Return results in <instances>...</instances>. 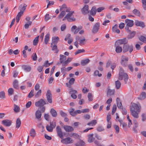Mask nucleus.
<instances>
[{
	"instance_id": "24",
	"label": "nucleus",
	"mask_w": 146,
	"mask_h": 146,
	"mask_svg": "<svg viewBox=\"0 0 146 146\" xmlns=\"http://www.w3.org/2000/svg\"><path fill=\"white\" fill-rule=\"evenodd\" d=\"M97 11L96 7L95 6H93L90 11V13L92 15L94 16L96 15Z\"/></svg>"
},
{
	"instance_id": "45",
	"label": "nucleus",
	"mask_w": 146,
	"mask_h": 146,
	"mask_svg": "<svg viewBox=\"0 0 146 146\" xmlns=\"http://www.w3.org/2000/svg\"><path fill=\"white\" fill-rule=\"evenodd\" d=\"M97 123V121L96 120H92L90 122L88 123L87 125H88L93 126L95 125Z\"/></svg>"
},
{
	"instance_id": "20",
	"label": "nucleus",
	"mask_w": 146,
	"mask_h": 146,
	"mask_svg": "<svg viewBox=\"0 0 146 146\" xmlns=\"http://www.w3.org/2000/svg\"><path fill=\"white\" fill-rule=\"evenodd\" d=\"M51 47L52 48V50L54 51V53H57L58 51V50L56 44H53V43H51Z\"/></svg>"
},
{
	"instance_id": "14",
	"label": "nucleus",
	"mask_w": 146,
	"mask_h": 146,
	"mask_svg": "<svg viewBox=\"0 0 146 146\" xmlns=\"http://www.w3.org/2000/svg\"><path fill=\"white\" fill-rule=\"evenodd\" d=\"M2 123L4 125L8 127L9 126L11 125L12 121L8 119H5L3 120L2 121Z\"/></svg>"
},
{
	"instance_id": "1",
	"label": "nucleus",
	"mask_w": 146,
	"mask_h": 146,
	"mask_svg": "<svg viewBox=\"0 0 146 146\" xmlns=\"http://www.w3.org/2000/svg\"><path fill=\"white\" fill-rule=\"evenodd\" d=\"M56 129L58 136L62 139L61 142L65 144H70L74 143V140L69 137L64 138L63 132L59 126H57Z\"/></svg>"
},
{
	"instance_id": "27",
	"label": "nucleus",
	"mask_w": 146,
	"mask_h": 146,
	"mask_svg": "<svg viewBox=\"0 0 146 146\" xmlns=\"http://www.w3.org/2000/svg\"><path fill=\"white\" fill-rule=\"evenodd\" d=\"M93 134H89L88 136V141L90 143L92 142L95 138L93 137Z\"/></svg>"
},
{
	"instance_id": "15",
	"label": "nucleus",
	"mask_w": 146,
	"mask_h": 146,
	"mask_svg": "<svg viewBox=\"0 0 146 146\" xmlns=\"http://www.w3.org/2000/svg\"><path fill=\"white\" fill-rule=\"evenodd\" d=\"M129 60V58L125 56L122 55L121 56V65H125L126 64L123 63V62L128 61Z\"/></svg>"
},
{
	"instance_id": "54",
	"label": "nucleus",
	"mask_w": 146,
	"mask_h": 146,
	"mask_svg": "<svg viewBox=\"0 0 146 146\" xmlns=\"http://www.w3.org/2000/svg\"><path fill=\"white\" fill-rule=\"evenodd\" d=\"M139 40L144 42H146V38L143 36H141L139 37Z\"/></svg>"
},
{
	"instance_id": "51",
	"label": "nucleus",
	"mask_w": 146,
	"mask_h": 146,
	"mask_svg": "<svg viewBox=\"0 0 146 146\" xmlns=\"http://www.w3.org/2000/svg\"><path fill=\"white\" fill-rule=\"evenodd\" d=\"M102 75L101 74L99 73V72L98 70H96L94 73V76H98L99 77H101Z\"/></svg>"
},
{
	"instance_id": "33",
	"label": "nucleus",
	"mask_w": 146,
	"mask_h": 146,
	"mask_svg": "<svg viewBox=\"0 0 146 146\" xmlns=\"http://www.w3.org/2000/svg\"><path fill=\"white\" fill-rule=\"evenodd\" d=\"M115 46H116L115 48V51L117 53H119L121 52L122 50L121 47L119 46H116V45H115Z\"/></svg>"
},
{
	"instance_id": "17",
	"label": "nucleus",
	"mask_w": 146,
	"mask_h": 146,
	"mask_svg": "<svg viewBox=\"0 0 146 146\" xmlns=\"http://www.w3.org/2000/svg\"><path fill=\"white\" fill-rule=\"evenodd\" d=\"M125 22L127 23L126 25L129 26L130 27H132L134 24V22L133 21L128 19H126L125 20Z\"/></svg>"
},
{
	"instance_id": "7",
	"label": "nucleus",
	"mask_w": 146,
	"mask_h": 146,
	"mask_svg": "<svg viewBox=\"0 0 146 146\" xmlns=\"http://www.w3.org/2000/svg\"><path fill=\"white\" fill-rule=\"evenodd\" d=\"M46 96L48 102L50 103H52V96L50 90H48L47 91Z\"/></svg>"
},
{
	"instance_id": "35",
	"label": "nucleus",
	"mask_w": 146,
	"mask_h": 146,
	"mask_svg": "<svg viewBox=\"0 0 146 146\" xmlns=\"http://www.w3.org/2000/svg\"><path fill=\"white\" fill-rule=\"evenodd\" d=\"M90 61V60L88 59L83 60L81 61V64L82 66H85L87 64L89 63Z\"/></svg>"
},
{
	"instance_id": "47",
	"label": "nucleus",
	"mask_w": 146,
	"mask_h": 146,
	"mask_svg": "<svg viewBox=\"0 0 146 146\" xmlns=\"http://www.w3.org/2000/svg\"><path fill=\"white\" fill-rule=\"evenodd\" d=\"M14 110L15 112L16 113L19 112L20 110L19 107L15 104L14 105Z\"/></svg>"
},
{
	"instance_id": "44",
	"label": "nucleus",
	"mask_w": 146,
	"mask_h": 146,
	"mask_svg": "<svg viewBox=\"0 0 146 146\" xmlns=\"http://www.w3.org/2000/svg\"><path fill=\"white\" fill-rule=\"evenodd\" d=\"M21 124V121L19 118L17 119L16 121V128H18L20 126Z\"/></svg>"
},
{
	"instance_id": "57",
	"label": "nucleus",
	"mask_w": 146,
	"mask_h": 146,
	"mask_svg": "<svg viewBox=\"0 0 146 146\" xmlns=\"http://www.w3.org/2000/svg\"><path fill=\"white\" fill-rule=\"evenodd\" d=\"M88 98L89 101H92L93 100V97L92 94L90 93L88 94Z\"/></svg>"
},
{
	"instance_id": "26",
	"label": "nucleus",
	"mask_w": 146,
	"mask_h": 146,
	"mask_svg": "<svg viewBox=\"0 0 146 146\" xmlns=\"http://www.w3.org/2000/svg\"><path fill=\"white\" fill-rule=\"evenodd\" d=\"M71 30L72 32L74 33V34L77 33L79 31L77 29V27L76 25L73 26Z\"/></svg>"
},
{
	"instance_id": "11",
	"label": "nucleus",
	"mask_w": 146,
	"mask_h": 146,
	"mask_svg": "<svg viewBox=\"0 0 146 146\" xmlns=\"http://www.w3.org/2000/svg\"><path fill=\"white\" fill-rule=\"evenodd\" d=\"M128 42V40L125 38L123 39L119 40L116 42L115 43V45H116V44H123L124 45L127 44V43Z\"/></svg>"
},
{
	"instance_id": "36",
	"label": "nucleus",
	"mask_w": 146,
	"mask_h": 146,
	"mask_svg": "<svg viewBox=\"0 0 146 146\" xmlns=\"http://www.w3.org/2000/svg\"><path fill=\"white\" fill-rule=\"evenodd\" d=\"M71 137H73V138L77 139H79L80 138V136L77 133H72Z\"/></svg>"
},
{
	"instance_id": "58",
	"label": "nucleus",
	"mask_w": 146,
	"mask_h": 146,
	"mask_svg": "<svg viewBox=\"0 0 146 146\" xmlns=\"http://www.w3.org/2000/svg\"><path fill=\"white\" fill-rule=\"evenodd\" d=\"M14 92V90L12 88H9L8 90V92L10 95H12L13 94Z\"/></svg>"
},
{
	"instance_id": "46",
	"label": "nucleus",
	"mask_w": 146,
	"mask_h": 146,
	"mask_svg": "<svg viewBox=\"0 0 146 146\" xmlns=\"http://www.w3.org/2000/svg\"><path fill=\"white\" fill-rule=\"evenodd\" d=\"M39 37V36H38L36 37L35 39L33 40V45H36L38 42V38Z\"/></svg>"
},
{
	"instance_id": "37",
	"label": "nucleus",
	"mask_w": 146,
	"mask_h": 146,
	"mask_svg": "<svg viewBox=\"0 0 146 146\" xmlns=\"http://www.w3.org/2000/svg\"><path fill=\"white\" fill-rule=\"evenodd\" d=\"M133 13L135 15L138 16H140L141 14L140 11L136 9H135L133 11Z\"/></svg>"
},
{
	"instance_id": "23",
	"label": "nucleus",
	"mask_w": 146,
	"mask_h": 146,
	"mask_svg": "<svg viewBox=\"0 0 146 146\" xmlns=\"http://www.w3.org/2000/svg\"><path fill=\"white\" fill-rule=\"evenodd\" d=\"M22 68L24 70L27 72L30 71L31 70V67L29 66L24 65L22 66Z\"/></svg>"
},
{
	"instance_id": "39",
	"label": "nucleus",
	"mask_w": 146,
	"mask_h": 146,
	"mask_svg": "<svg viewBox=\"0 0 146 146\" xmlns=\"http://www.w3.org/2000/svg\"><path fill=\"white\" fill-rule=\"evenodd\" d=\"M129 35L128 36V39H131L133 38L135 36L136 34V32L135 31H133L132 32L131 31V32L129 33Z\"/></svg>"
},
{
	"instance_id": "60",
	"label": "nucleus",
	"mask_w": 146,
	"mask_h": 146,
	"mask_svg": "<svg viewBox=\"0 0 146 146\" xmlns=\"http://www.w3.org/2000/svg\"><path fill=\"white\" fill-rule=\"evenodd\" d=\"M66 68L65 67H62L61 68V72L63 74H64L63 75V76H64L65 74L66 71Z\"/></svg>"
},
{
	"instance_id": "62",
	"label": "nucleus",
	"mask_w": 146,
	"mask_h": 146,
	"mask_svg": "<svg viewBox=\"0 0 146 146\" xmlns=\"http://www.w3.org/2000/svg\"><path fill=\"white\" fill-rule=\"evenodd\" d=\"M66 5L64 4H63L62 6L61 7L60 9V11H62V10H64H64L65 11L66 10Z\"/></svg>"
},
{
	"instance_id": "2",
	"label": "nucleus",
	"mask_w": 146,
	"mask_h": 146,
	"mask_svg": "<svg viewBox=\"0 0 146 146\" xmlns=\"http://www.w3.org/2000/svg\"><path fill=\"white\" fill-rule=\"evenodd\" d=\"M67 14L64 17L63 20L64 21L67 19L69 22L74 21H76V19L74 17L73 14L74 13V11H71L68 12Z\"/></svg>"
},
{
	"instance_id": "59",
	"label": "nucleus",
	"mask_w": 146,
	"mask_h": 146,
	"mask_svg": "<svg viewBox=\"0 0 146 146\" xmlns=\"http://www.w3.org/2000/svg\"><path fill=\"white\" fill-rule=\"evenodd\" d=\"M50 126L52 127V128H54L56 125V123L55 122H50Z\"/></svg>"
},
{
	"instance_id": "50",
	"label": "nucleus",
	"mask_w": 146,
	"mask_h": 146,
	"mask_svg": "<svg viewBox=\"0 0 146 146\" xmlns=\"http://www.w3.org/2000/svg\"><path fill=\"white\" fill-rule=\"evenodd\" d=\"M127 119L129 121L128 126V127H130L131 125H132V124L131 120L130 119L129 116V115H127Z\"/></svg>"
},
{
	"instance_id": "49",
	"label": "nucleus",
	"mask_w": 146,
	"mask_h": 146,
	"mask_svg": "<svg viewBox=\"0 0 146 146\" xmlns=\"http://www.w3.org/2000/svg\"><path fill=\"white\" fill-rule=\"evenodd\" d=\"M46 128L47 130L49 132H52L53 131V129L49 125H47Z\"/></svg>"
},
{
	"instance_id": "8",
	"label": "nucleus",
	"mask_w": 146,
	"mask_h": 146,
	"mask_svg": "<svg viewBox=\"0 0 146 146\" xmlns=\"http://www.w3.org/2000/svg\"><path fill=\"white\" fill-rule=\"evenodd\" d=\"M123 78H124L125 83H126L128 79V76L127 73H124L122 74L120 77V74H119L118 78L119 80H121Z\"/></svg>"
},
{
	"instance_id": "29",
	"label": "nucleus",
	"mask_w": 146,
	"mask_h": 146,
	"mask_svg": "<svg viewBox=\"0 0 146 146\" xmlns=\"http://www.w3.org/2000/svg\"><path fill=\"white\" fill-rule=\"evenodd\" d=\"M23 12L20 11L18 14L16 18V21L17 23H18L19 22L21 17L23 14Z\"/></svg>"
},
{
	"instance_id": "61",
	"label": "nucleus",
	"mask_w": 146,
	"mask_h": 146,
	"mask_svg": "<svg viewBox=\"0 0 146 146\" xmlns=\"http://www.w3.org/2000/svg\"><path fill=\"white\" fill-rule=\"evenodd\" d=\"M60 114L62 117H65L67 116V114L62 111H60Z\"/></svg>"
},
{
	"instance_id": "32",
	"label": "nucleus",
	"mask_w": 146,
	"mask_h": 146,
	"mask_svg": "<svg viewBox=\"0 0 146 146\" xmlns=\"http://www.w3.org/2000/svg\"><path fill=\"white\" fill-rule=\"evenodd\" d=\"M115 84L116 88L117 89H119L121 86V83L120 82L117 80L115 82Z\"/></svg>"
},
{
	"instance_id": "25",
	"label": "nucleus",
	"mask_w": 146,
	"mask_h": 146,
	"mask_svg": "<svg viewBox=\"0 0 146 146\" xmlns=\"http://www.w3.org/2000/svg\"><path fill=\"white\" fill-rule=\"evenodd\" d=\"M131 113L134 117L137 118L139 117V115L138 114V112H137V111H130Z\"/></svg>"
},
{
	"instance_id": "10",
	"label": "nucleus",
	"mask_w": 146,
	"mask_h": 146,
	"mask_svg": "<svg viewBox=\"0 0 146 146\" xmlns=\"http://www.w3.org/2000/svg\"><path fill=\"white\" fill-rule=\"evenodd\" d=\"M135 25L137 27H139L142 28H144L145 27V23L138 20H135Z\"/></svg>"
},
{
	"instance_id": "22",
	"label": "nucleus",
	"mask_w": 146,
	"mask_h": 146,
	"mask_svg": "<svg viewBox=\"0 0 146 146\" xmlns=\"http://www.w3.org/2000/svg\"><path fill=\"white\" fill-rule=\"evenodd\" d=\"M116 101L118 108L120 109H122L123 107L121 103V102L120 99L119 98H117Z\"/></svg>"
},
{
	"instance_id": "3",
	"label": "nucleus",
	"mask_w": 146,
	"mask_h": 146,
	"mask_svg": "<svg viewBox=\"0 0 146 146\" xmlns=\"http://www.w3.org/2000/svg\"><path fill=\"white\" fill-rule=\"evenodd\" d=\"M123 52H125L128 51L131 53L133 50L134 47L132 45H129L128 44L123 45Z\"/></svg>"
},
{
	"instance_id": "64",
	"label": "nucleus",
	"mask_w": 146,
	"mask_h": 146,
	"mask_svg": "<svg viewBox=\"0 0 146 146\" xmlns=\"http://www.w3.org/2000/svg\"><path fill=\"white\" fill-rule=\"evenodd\" d=\"M141 1L143 7L145 9H146V0H141Z\"/></svg>"
},
{
	"instance_id": "52",
	"label": "nucleus",
	"mask_w": 146,
	"mask_h": 146,
	"mask_svg": "<svg viewBox=\"0 0 146 146\" xmlns=\"http://www.w3.org/2000/svg\"><path fill=\"white\" fill-rule=\"evenodd\" d=\"M85 51V50L84 49H78L76 52H75V55H77L79 53L84 52Z\"/></svg>"
},
{
	"instance_id": "4",
	"label": "nucleus",
	"mask_w": 146,
	"mask_h": 146,
	"mask_svg": "<svg viewBox=\"0 0 146 146\" xmlns=\"http://www.w3.org/2000/svg\"><path fill=\"white\" fill-rule=\"evenodd\" d=\"M76 41H79V44L80 46L84 45L86 41L85 38L83 36H77L76 37Z\"/></svg>"
},
{
	"instance_id": "9",
	"label": "nucleus",
	"mask_w": 146,
	"mask_h": 146,
	"mask_svg": "<svg viewBox=\"0 0 146 146\" xmlns=\"http://www.w3.org/2000/svg\"><path fill=\"white\" fill-rule=\"evenodd\" d=\"M100 27V24L99 23H97L93 26L92 31V32L94 33H96L99 31Z\"/></svg>"
},
{
	"instance_id": "42",
	"label": "nucleus",
	"mask_w": 146,
	"mask_h": 146,
	"mask_svg": "<svg viewBox=\"0 0 146 146\" xmlns=\"http://www.w3.org/2000/svg\"><path fill=\"white\" fill-rule=\"evenodd\" d=\"M50 35L49 33H47L45 36L44 40V42L46 44H48L49 39Z\"/></svg>"
},
{
	"instance_id": "18",
	"label": "nucleus",
	"mask_w": 146,
	"mask_h": 146,
	"mask_svg": "<svg viewBox=\"0 0 146 146\" xmlns=\"http://www.w3.org/2000/svg\"><path fill=\"white\" fill-rule=\"evenodd\" d=\"M85 143L82 140H79L75 143L76 146H85Z\"/></svg>"
},
{
	"instance_id": "19",
	"label": "nucleus",
	"mask_w": 146,
	"mask_h": 146,
	"mask_svg": "<svg viewBox=\"0 0 146 146\" xmlns=\"http://www.w3.org/2000/svg\"><path fill=\"white\" fill-rule=\"evenodd\" d=\"M69 11H70V10L68 9H66L65 11L64 10V9L62 11V12L60 13L58 17L60 18H62L66 14V12H68Z\"/></svg>"
},
{
	"instance_id": "43",
	"label": "nucleus",
	"mask_w": 146,
	"mask_h": 146,
	"mask_svg": "<svg viewBox=\"0 0 146 146\" xmlns=\"http://www.w3.org/2000/svg\"><path fill=\"white\" fill-rule=\"evenodd\" d=\"M27 5L26 4H24L23 5V7H22V6L21 5H20L19 7V8H21V9L20 10V11L23 12V13L24 12V11H25L26 9V7H27Z\"/></svg>"
},
{
	"instance_id": "13",
	"label": "nucleus",
	"mask_w": 146,
	"mask_h": 146,
	"mask_svg": "<svg viewBox=\"0 0 146 146\" xmlns=\"http://www.w3.org/2000/svg\"><path fill=\"white\" fill-rule=\"evenodd\" d=\"M63 127L66 132H72L74 130L73 128L72 127L69 125H64L63 126Z\"/></svg>"
},
{
	"instance_id": "31",
	"label": "nucleus",
	"mask_w": 146,
	"mask_h": 146,
	"mask_svg": "<svg viewBox=\"0 0 146 146\" xmlns=\"http://www.w3.org/2000/svg\"><path fill=\"white\" fill-rule=\"evenodd\" d=\"M146 93L145 92H143L140 94L138 98L141 100H144L146 98Z\"/></svg>"
},
{
	"instance_id": "56",
	"label": "nucleus",
	"mask_w": 146,
	"mask_h": 146,
	"mask_svg": "<svg viewBox=\"0 0 146 146\" xmlns=\"http://www.w3.org/2000/svg\"><path fill=\"white\" fill-rule=\"evenodd\" d=\"M114 127L116 133L118 134L119 132V126L117 125H114Z\"/></svg>"
},
{
	"instance_id": "16",
	"label": "nucleus",
	"mask_w": 146,
	"mask_h": 146,
	"mask_svg": "<svg viewBox=\"0 0 146 146\" xmlns=\"http://www.w3.org/2000/svg\"><path fill=\"white\" fill-rule=\"evenodd\" d=\"M115 91L114 89L111 90L110 89L109 87H108L107 88V96H111L113 95L114 94Z\"/></svg>"
},
{
	"instance_id": "38",
	"label": "nucleus",
	"mask_w": 146,
	"mask_h": 146,
	"mask_svg": "<svg viewBox=\"0 0 146 146\" xmlns=\"http://www.w3.org/2000/svg\"><path fill=\"white\" fill-rule=\"evenodd\" d=\"M13 87L16 89H18V81L17 80H15L13 82Z\"/></svg>"
},
{
	"instance_id": "41",
	"label": "nucleus",
	"mask_w": 146,
	"mask_h": 146,
	"mask_svg": "<svg viewBox=\"0 0 146 146\" xmlns=\"http://www.w3.org/2000/svg\"><path fill=\"white\" fill-rule=\"evenodd\" d=\"M36 134V133L35 129H32L30 133V136L33 137H34L35 136Z\"/></svg>"
},
{
	"instance_id": "12",
	"label": "nucleus",
	"mask_w": 146,
	"mask_h": 146,
	"mask_svg": "<svg viewBox=\"0 0 146 146\" xmlns=\"http://www.w3.org/2000/svg\"><path fill=\"white\" fill-rule=\"evenodd\" d=\"M89 6L88 5H86L82 9L81 11L82 13L84 15H86L89 12Z\"/></svg>"
},
{
	"instance_id": "34",
	"label": "nucleus",
	"mask_w": 146,
	"mask_h": 146,
	"mask_svg": "<svg viewBox=\"0 0 146 146\" xmlns=\"http://www.w3.org/2000/svg\"><path fill=\"white\" fill-rule=\"evenodd\" d=\"M59 40V38L58 36H55L53 37L52 42V43H53V44H56L57 43L58 41Z\"/></svg>"
},
{
	"instance_id": "63",
	"label": "nucleus",
	"mask_w": 146,
	"mask_h": 146,
	"mask_svg": "<svg viewBox=\"0 0 146 146\" xmlns=\"http://www.w3.org/2000/svg\"><path fill=\"white\" fill-rule=\"evenodd\" d=\"M117 109V107L116 105H114L113 106L112 111V114L113 115Z\"/></svg>"
},
{
	"instance_id": "55",
	"label": "nucleus",
	"mask_w": 146,
	"mask_h": 146,
	"mask_svg": "<svg viewBox=\"0 0 146 146\" xmlns=\"http://www.w3.org/2000/svg\"><path fill=\"white\" fill-rule=\"evenodd\" d=\"M119 121V122L120 124V126L121 125H122V127L123 128L126 126L127 124L126 123L123 122V121L122 120H118Z\"/></svg>"
},
{
	"instance_id": "53",
	"label": "nucleus",
	"mask_w": 146,
	"mask_h": 146,
	"mask_svg": "<svg viewBox=\"0 0 146 146\" xmlns=\"http://www.w3.org/2000/svg\"><path fill=\"white\" fill-rule=\"evenodd\" d=\"M34 90H32L29 93L28 97L29 98H32L34 96Z\"/></svg>"
},
{
	"instance_id": "48",
	"label": "nucleus",
	"mask_w": 146,
	"mask_h": 146,
	"mask_svg": "<svg viewBox=\"0 0 146 146\" xmlns=\"http://www.w3.org/2000/svg\"><path fill=\"white\" fill-rule=\"evenodd\" d=\"M60 60L62 61V62H63L66 59V56H65L62 54H60Z\"/></svg>"
},
{
	"instance_id": "5",
	"label": "nucleus",
	"mask_w": 146,
	"mask_h": 146,
	"mask_svg": "<svg viewBox=\"0 0 146 146\" xmlns=\"http://www.w3.org/2000/svg\"><path fill=\"white\" fill-rule=\"evenodd\" d=\"M141 108V107L140 105L138 106L134 103L132 104L130 106V111H136L138 112H140Z\"/></svg>"
},
{
	"instance_id": "28",
	"label": "nucleus",
	"mask_w": 146,
	"mask_h": 146,
	"mask_svg": "<svg viewBox=\"0 0 146 146\" xmlns=\"http://www.w3.org/2000/svg\"><path fill=\"white\" fill-rule=\"evenodd\" d=\"M112 31L117 33H119L120 32V30L118 29V25L116 24L112 27Z\"/></svg>"
},
{
	"instance_id": "21",
	"label": "nucleus",
	"mask_w": 146,
	"mask_h": 146,
	"mask_svg": "<svg viewBox=\"0 0 146 146\" xmlns=\"http://www.w3.org/2000/svg\"><path fill=\"white\" fill-rule=\"evenodd\" d=\"M41 112L40 110H37L35 113V115L36 118L38 119L39 120L40 119V118L42 115Z\"/></svg>"
},
{
	"instance_id": "30",
	"label": "nucleus",
	"mask_w": 146,
	"mask_h": 146,
	"mask_svg": "<svg viewBox=\"0 0 146 146\" xmlns=\"http://www.w3.org/2000/svg\"><path fill=\"white\" fill-rule=\"evenodd\" d=\"M50 113L53 117H56L57 116V112L53 108L51 109Z\"/></svg>"
},
{
	"instance_id": "6",
	"label": "nucleus",
	"mask_w": 146,
	"mask_h": 146,
	"mask_svg": "<svg viewBox=\"0 0 146 146\" xmlns=\"http://www.w3.org/2000/svg\"><path fill=\"white\" fill-rule=\"evenodd\" d=\"M44 100L41 99L38 101L35 102V105L37 107H41L44 106V105L46 104Z\"/></svg>"
},
{
	"instance_id": "40",
	"label": "nucleus",
	"mask_w": 146,
	"mask_h": 146,
	"mask_svg": "<svg viewBox=\"0 0 146 146\" xmlns=\"http://www.w3.org/2000/svg\"><path fill=\"white\" fill-rule=\"evenodd\" d=\"M38 91L35 94V96L36 98H38L41 96L42 90L41 89L37 91Z\"/></svg>"
}]
</instances>
